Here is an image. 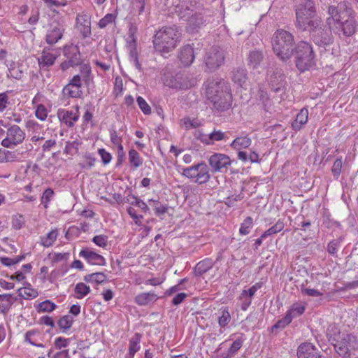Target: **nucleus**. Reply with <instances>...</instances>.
Returning <instances> with one entry per match:
<instances>
[{
	"mask_svg": "<svg viewBox=\"0 0 358 358\" xmlns=\"http://www.w3.org/2000/svg\"><path fill=\"white\" fill-rule=\"evenodd\" d=\"M301 294L304 296H313V297H319L322 296L323 294L317 289L313 288H308L301 287Z\"/></svg>",
	"mask_w": 358,
	"mask_h": 358,
	"instance_id": "obj_62",
	"label": "nucleus"
},
{
	"mask_svg": "<svg viewBox=\"0 0 358 358\" xmlns=\"http://www.w3.org/2000/svg\"><path fill=\"white\" fill-rule=\"evenodd\" d=\"M141 341V335L138 333H136L129 340V352L131 355H135L140 348V343Z\"/></svg>",
	"mask_w": 358,
	"mask_h": 358,
	"instance_id": "obj_39",
	"label": "nucleus"
},
{
	"mask_svg": "<svg viewBox=\"0 0 358 358\" xmlns=\"http://www.w3.org/2000/svg\"><path fill=\"white\" fill-rule=\"evenodd\" d=\"M62 96L65 99L69 98H80L83 96L82 89L66 84L62 89Z\"/></svg>",
	"mask_w": 358,
	"mask_h": 358,
	"instance_id": "obj_27",
	"label": "nucleus"
},
{
	"mask_svg": "<svg viewBox=\"0 0 358 358\" xmlns=\"http://www.w3.org/2000/svg\"><path fill=\"white\" fill-rule=\"evenodd\" d=\"M76 27L84 38L89 37L92 34L90 15L85 12L78 13L76 19Z\"/></svg>",
	"mask_w": 358,
	"mask_h": 358,
	"instance_id": "obj_13",
	"label": "nucleus"
},
{
	"mask_svg": "<svg viewBox=\"0 0 358 358\" xmlns=\"http://www.w3.org/2000/svg\"><path fill=\"white\" fill-rule=\"evenodd\" d=\"M225 134L220 130H213L209 134L210 144H213L215 141H220L224 138Z\"/></svg>",
	"mask_w": 358,
	"mask_h": 358,
	"instance_id": "obj_59",
	"label": "nucleus"
},
{
	"mask_svg": "<svg viewBox=\"0 0 358 358\" xmlns=\"http://www.w3.org/2000/svg\"><path fill=\"white\" fill-rule=\"evenodd\" d=\"M79 256L84 258L90 264L99 266L106 264V259L103 256L89 248L82 250L79 253Z\"/></svg>",
	"mask_w": 358,
	"mask_h": 358,
	"instance_id": "obj_17",
	"label": "nucleus"
},
{
	"mask_svg": "<svg viewBox=\"0 0 358 358\" xmlns=\"http://www.w3.org/2000/svg\"><path fill=\"white\" fill-rule=\"evenodd\" d=\"M213 266V262L210 259H205L202 261H200L196 265L194 268V273L196 275H201L203 273H206L210 268H212Z\"/></svg>",
	"mask_w": 358,
	"mask_h": 358,
	"instance_id": "obj_32",
	"label": "nucleus"
},
{
	"mask_svg": "<svg viewBox=\"0 0 358 358\" xmlns=\"http://www.w3.org/2000/svg\"><path fill=\"white\" fill-rule=\"evenodd\" d=\"M327 336L329 341L334 345V343H337L341 341L342 335L338 327L333 324L328 327Z\"/></svg>",
	"mask_w": 358,
	"mask_h": 358,
	"instance_id": "obj_29",
	"label": "nucleus"
},
{
	"mask_svg": "<svg viewBox=\"0 0 358 358\" xmlns=\"http://www.w3.org/2000/svg\"><path fill=\"white\" fill-rule=\"evenodd\" d=\"M73 320L69 315H64L58 321V325L63 331H65L70 329L72 326Z\"/></svg>",
	"mask_w": 358,
	"mask_h": 358,
	"instance_id": "obj_53",
	"label": "nucleus"
},
{
	"mask_svg": "<svg viewBox=\"0 0 358 358\" xmlns=\"http://www.w3.org/2000/svg\"><path fill=\"white\" fill-rule=\"evenodd\" d=\"M129 61L139 71H142L141 64H140L138 58V52L136 48L132 46L129 50Z\"/></svg>",
	"mask_w": 358,
	"mask_h": 358,
	"instance_id": "obj_47",
	"label": "nucleus"
},
{
	"mask_svg": "<svg viewBox=\"0 0 358 358\" xmlns=\"http://www.w3.org/2000/svg\"><path fill=\"white\" fill-rule=\"evenodd\" d=\"M26 134L18 125L8 124L6 131V137L2 139L1 145L6 148H14L22 144Z\"/></svg>",
	"mask_w": 358,
	"mask_h": 358,
	"instance_id": "obj_8",
	"label": "nucleus"
},
{
	"mask_svg": "<svg viewBox=\"0 0 358 358\" xmlns=\"http://www.w3.org/2000/svg\"><path fill=\"white\" fill-rule=\"evenodd\" d=\"M98 154L100 155L101 158V162L104 165H107L111 162V154L106 151L104 148H99L98 150Z\"/></svg>",
	"mask_w": 358,
	"mask_h": 358,
	"instance_id": "obj_64",
	"label": "nucleus"
},
{
	"mask_svg": "<svg viewBox=\"0 0 358 358\" xmlns=\"http://www.w3.org/2000/svg\"><path fill=\"white\" fill-rule=\"evenodd\" d=\"M84 280L87 282H94L99 285L106 280V276L103 273H94L86 275L84 277Z\"/></svg>",
	"mask_w": 358,
	"mask_h": 358,
	"instance_id": "obj_40",
	"label": "nucleus"
},
{
	"mask_svg": "<svg viewBox=\"0 0 358 358\" xmlns=\"http://www.w3.org/2000/svg\"><path fill=\"white\" fill-rule=\"evenodd\" d=\"M284 227H285V224H284L283 220L280 219L275 222V224L273 226L270 227L268 229L265 231L262 234V238H266L269 236H271V235L275 234L278 232H280L284 229Z\"/></svg>",
	"mask_w": 358,
	"mask_h": 358,
	"instance_id": "obj_41",
	"label": "nucleus"
},
{
	"mask_svg": "<svg viewBox=\"0 0 358 358\" xmlns=\"http://www.w3.org/2000/svg\"><path fill=\"white\" fill-rule=\"evenodd\" d=\"M137 103L145 115H150L151 113V108L146 102V101L141 96H138L136 99Z\"/></svg>",
	"mask_w": 358,
	"mask_h": 358,
	"instance_id": "obj_60",
	"label": "nucleus"
},
{
	"mask_svg": "<svg viewBox=\"0 0 358 358\" xmlns=\"http://www.w3.org/2000/svg\"><path fill=\"white\" fill-rule=\"evenodd\" d=\"M308 119V110L307 108H302L297 114L296 119L292 123V127L296 131L300 130L306 124Z\"/></svg>",
	"mask_w": 358,
	"mask_h": 358,
	"instance_id": "obj_25",
	"label": "nucleus"
},
{
	"mask_svg": "<svg viewBox=\"0 0 358 358\" xmlns=\"http://www.w3.org/2000/svg\"><path fill=\"white\" fill-rule=\"evenodd\" d=\"M180 121L184 127L185 128V129L197 128L201 125L200 121L196 118L191 119L188 117H185L182 118Z\"/></svg>",
	"mask_w": 358,
	"mask_h": 358,
	"instance_id": "obj_49",
	"label": "nucleus"
},
{
	"mask_svg": "<svg viewBox=\"0 0 358 358\" xmlns=\"http://www.w3.org/2000/svg\"><path fill=\"white\" fill-rule=\"evenodd\" d=\"M293 35L283 29L277 30L272 38V47L275 54L282 60H289L294 52Z\"/></svg>",
	"mask_w": 358,
	"mask_h": 358,
	"instance_id": "obj_4",
	"label": "nucleus"
},
{
	"mask_svg": "<svg viewBox=\"0 0 358 358\" xmlns=\"http://www.w3.org/2000/svg\"><path fill=\"white\" fill-rule=\"evenodd\" d=\"M181 34L175 26H166L159 29L153 36V46L156 52L162 56L172 52L178 46Z\"/></svg>",
	"mask_w": 358,
	"mask_h": 358,
	"instance_id": "obj_3",
	"label": "nucleus"
},
{
	"mask_svg": "<svg viewBox=\"0 0 358 358\" xmlns=\"http://www.w3.org/2000/svg\"><path fill=\"white\" fill-rule=\"evenodd\" d=\"M54 196V191L51 188H47L43 193L41 198V204L43 205L45 208H48L50 201Z\"/></svg>",
	"mask_w": 358,
	"mask_h": 358,
	"instance_id": "obj_52",
	"label": "nucleus"
},
{
	"mask_svg": "<svg viewBox=\"0 0 358 358\" xmlns=\"http://www.w3.org/2000/svg\"><path fill=\"white\" fill-rule=\"evenodd\" d=\"M158 297L155 292H144L138 294L135 297L134 301L138 305L143 306L148 305L151 302L156 301Z\"/></svg>",
	"mask_w": 358,
	"mask_h": 358,
	"instance_id": "obj_26",
	"label": "nucleus"
},
{
	"mask_svg": "<svg viewBox=\"0 0 358 358\" xmlns=\"http://www.w3.org/2000/svg\"><path fill=\"white\" fill-rule=\"evenodd\" d=\"M253 227V220L251 217H247L241 224L239 233L241 235H247Z\"/></svg>",
	"mask_w": 358,
	"mask_h": 358,
	"instance_id": "obj_45",
	"label": "nucleus"
},
{
	"mask_svg": "<svg viewBox=\"0 0 358 358\" xmlns=\"http://www.w3.org/2000/svg\"><path fill=\"white\" fill-rule=\"evenodd\" d=\"M292 320L290 318V317L286 313L285 316L282 319L279 320L272 327V330L274 331V329H283L286 326H287L289 324H290Z\"/></svg>",
	"mask_w": 358,
	"mask_h": 358,
	"instance_id": "obj_61",
	"label": "nucleus"
},
{
	"mask_svg": "<svg viewBox=\"0 0 358 358\" xmlns=\"http://www.w3.org/2000/svg\"><path fill=\"white\" fill-rule=\"evenodd\" d=\"M334 348L340 356L350 358L351 353L358 350V339L352 334H343L341 341L334 343Z\"/></svg>",
	"mask_w": 358,
	"mask_h": 358,
	"instance_id": "obj_9",
	"label": "nucleus"
},
{
	"mask_svg": "<svg viewBox=\"0 0 358 358\" xmlns=\"http://www.w3.org/2000/svg\"><path fill=\"white\" fill-rule=\"evenodd\" d=\"M178 57L184 66H189L194 60L193 48L189 45L182 47Z\"/></svg>",
	"mask_w": 358,
	"mask_h": 358,
	"instance_id": "obj_23",
	"label": "nucleus"
},
{
	"mask_svg": "<svg viewBox=\"0 0 358 358\" xmlns=\"http://www.w3.org/2000/svg\"><path fill=\"white\" fill-rule=\"evenodd\" d=\"M342 167H343L342 158L338 157L334 161L333 166L331 167V173H332L333 176L335 180L338 179L340 174L342 171Z\"/></svg>",
	"mask_w": 358,
	"mask_h": 358,
	"instance_id": "obj_50",
	"label": "nucleus"
},
{
	"mask_svg": "<svg viewBox=\"0 0 358 358\" xmlns=\"http://www.w3.org/2000/svg\"><path fill=\"white\" fill-rule=\"evenodd\" d=\"M224 61V52L219 47H211L206 52L204 62L210 71H215L222 66Z\"/></svg>",
	"mask_w": 358,
	"mask_h": 358,
	"instance_id": "obj_12",
	"label": "nucleus"
},
{
	"mask_svg": "<svg viewBox=\"0 0 358 358\" xmlns=\"http://www.w3.org/2000/svg\"><path fill=\"white\" fill-rule=\"evenodd\" d=\"M90 291L91 289L89 286H87L83 282H78L76 285L74 289V297L78 299H81L84 298L85 296H87L90 292Z\"/></svg>",
	"mask_w": 358,
	"mask_h": 358,
	"instance_id": "obj_37",
	"label": "nucleus"
},
{
	"mask_svg": "<svg viewBox=\"0 0 358 358\" xmlns=\"http://www.w3.org/2000/svg\"><path fill=\"white\" fill-rule=\"evenodd\" d=\"M245 338L242 334L238 336L231 344L230 348L228 349L227 352V355L224 358H231L234 357L237 352L241 348L243 342L245 341Z\"/></svg>",
	"mask_w": 358,
	"mask_h": 358,
	"instance_id": "obj_34",
	"label": "nucleus"
},
{
	"mask_svg": "<svg viewBox=\"0 0 358 358\" xmlns=\"http://www.w3.org/2000/svg\"><path fill=\"white\" fill-rule=\"evenodd\" d=\"M306 310V303L301 301L293 303L287 314L292 320L301 315Z\"/></svg>",
	"mask_w": 358,
	"mask_h": 358,
	"instance_id": "obj_33",
	"label": "nucleus"
},
{
	"mask_svg": "<svg viewBox=\"0 0 358 358\" xmlns=\"http://www.w3.org/2000/svg\"><path fill=\"white\" fill-rule=\"evenodd\" d=\"M164 83L166 86L176 90H187L195 85V80L189 79L187 76L178 73L176 75L165 74Z\"/></svg>",
	"mask_w": 358,
	"mask_h": 358,
	"instance_id": "obj_10",
	"label": "nucleus"
},
{
	"mask_svg": "<svg viewBox=\"0 0 358 358\" xmlns=\"http://www.w3.org/2000/svg\"><path fill=\"white\" fill-rule=\"evenodd\" d=\"M5 64L8 68L6 73L8 78L21 80L24 76V69L22 64L13 61L6 62Z\"/></svg>",
	"mask_w": 358,
	"mask_h": 358,
	"instance_id": "obj_18",
	"label": "nucleus"
},
{
	"mask_svg": "<svg viewBox=\"0 0 358 358\" xmlns=\"http://www.w3.org/2000/svg\"><path fill=\"white\" fill-rule=\"evenodd\" d=\"M131 198L134 199V201H130L129 198L127 199V201L130 202L131 205L136 206L138 208H140L142 210H143L145 213H147L149 211V208L148 205L141 199H138V197L131 195Z\"/></svg>",
	"mask_w": 358,
	"mask_h": 358,
	"instance_id": "obj_58",
	"label": "nucleus"
},
{
	"mask_svg": "<svg viewBox=\"0 0 358 358\" xmlns=\"http://www.w3.org/2000/svg\"><path fill=\"white\" fill-rule=\"evenodd\" d=\"M206 94L213 108L219 111L227 110L231 106L232 95L229 87L222 79L213 78L208 80Z\"/></svg>",
	"mask_w": 358,
	"mask_h": 358,
	"instance_id": "obj_2",
	"label": "nucleus"
},
{
	"mask_svg": "<svg viewBox=\"0 0 358 358\" xmlns=\"http://www.w3.org/2000/svg\"><path fill=\"white\" fill-rule=\"evenodd\" d=\"M233 81L240 87H243L247 81L246 70L243 68H237L232 72Z\"/></svg>",
	"mask_w": 358,
	"mask_h": 358,
	"instance_id": "obj_31",
	"label": "nucleus"
},
{
	"mask_svg": "<svg viewBox=\"0 0 358 358\" xmlns=\"http://www.w3.org/2000/svg\"><path fill=\"white\" fill-rule=\"evenodd\" d=\"M48 114V110L44 105L38 104L36 106V109L35 110V115L38 120L44 121L47 118Z\"/></svg>",
	"mask_w": 358,
	"mask_h": 358,
	"instance_id": "obj_57",
	"label": "nucleus"
},
{
	"mask_svg": "<svg viewBox=\"0 0 358 358\" xmlns=\"http://www.w3.org/2000/svg\"><path fill=\"white\" fill-rule=\"evenodd\" d=\"M57 307V305L50 300H45L38 303L37 306L38 313H50Z\"/></svg>",
	"mask_w": 358,
	"mask_h": 358,
	"instance_id": "obj_44",
	"label": "nucleus"
},
{
	"mask_svg": "<svg viewBox=\"0 0 358 358\" xmlns=\"http://www.w3.org/2000/svg\"><path fill=\"white\" fill-rule=\"evenodd\" d=\"M182 175L198 185L206 184L210 179L209 167L204 162L184 168Z\"/></svg>",
	"mask_w": 358,
	"mask_h": 358,
	"instance_id": "obj_7",
	"label": "nucleus"
},
{
	"mask_svg": "<svg viewBox=\"0 0 358 358\" xmlns=\"http://www.w3.org/2000/svg\"><path fill=\"white\" fill-rule=\"evenodd\" d=\"M149 202H152L155 204V213L157 216H160L164 215L167 211V207L164 205L159 204V202L157 200L150 199Z\"/></svg>",
	"mask_w": 358,
	"mask_h": 358,
	"instance_id": "obj_63",
	"label": "nucleus"
},
{
	"mask_svg": "<svg viewBox=\"0 0 358 358\" xmlns=\"http://www.w3.org/2000/svg\"><path fill=\"white\" fill-rule=\"evenodd\" d=\"M96 159L90 154H86L83 156V162L80 164V166L83 169H90L95 164Z\"/></svg>",
	"mask_w": 358,
	"mask_h": 358,
	"instance_id": "obj_56",
	"label": "nucleus"
},
{
	"mask_svg": "<svg viewBox=\"0 0 358 358\" xmlns=\"http://www.w3.org/2000/svg\"><path fill=\"white\" fill-rule=\"evenodd\" d=\"M59 54L53 52V50L49 48H44L42 50L41 55L38 57V64L41 69H48L52 66Z\"/></svg>",
	"mask_w": 358,
	"mask_h": 358,
	"instance_id": "obj_16",
	"label": "nucleus"
},
{
	"mask_svg": "<svg viewBox=\"0 0 358 358\" xmlns=\"http://www.w3.org/2000/svg\"><path fill=\"white\" fill-rule=\"evenodd\" d=\"M298 358H322L318 349L311 343H301L297 349Z\"/></svg>",
	"mask_w": 358,
	"mask_h": 358,
	"instance_id": "obj_15",
	"label": "nucleus"
},
{
	"mask_svg": "<svg viewBox=\"0 0 358 358\" xmlns=\"http://www.w3.org/2000/svg\"><path fill=\"white\" fill-rule=\"evenodd\" d=\"M24 258H25L24 255H19V256H16L13 258L2 257L0 258V262L6 266H13L14 264L19 263L20 262L24 259Z\"/></svg>",
	"mask_w": 358,
	"mask_h": 358,
	"instance_id": "obj_48",
	"label": "nucleus"
},
{
	"mask_svg": "<svg viewBox=\"0 0 358 358\" xmlns=\"http://www.w3.org/2000/svg\"><path fill=\"white\" fill-rule=\"evenodd\" d=\"M27 128L33 135H39L43 131V126L34 120H29L27 122Z\"/></svg>",
	"mask_w": 358,
	"mask_h": 358,
	"instance_id": "obj_51",
	"label": "nucleus"
},
{
	"mask_svg": "<svg viewBox=\"0 0 358 358\" xmlns=\"http://www.w3.org/2000/svg\"><path fill=\"white\" fill-rule=\"evenodd\" d=\"M64 57L71 60L73 64L79 65L81 63L79 48L73 44L66 45L64 47Z\"/></svg>",
	"mask_w": 358,
	"mask_h": 358,
	"instance_id": "obj_20",
	"label": "nucleus"
},
{
	"mask_svg": "<svg viewBox=\"0 0 358 358\" xmlns=\"http://www.w3.org/2000/svg\"><path fill=\"white\" fill-rule=\"evenodd\" d=\"M315 54L312 45L306 41H300L295 48L296 66L303 72L313 64Z\"/></svg>",
	"mask_w": 358,
	"mask_h": 358,
	"instance_id": "obj_6",
	"label": "nucleus"
},
{
	"mask_svg": "<svg viewBox=\"0 0 358 358\" xmlns=\"http://www.w3.org/2000/svg\"><path fill=\"white\" fill-rule=\"evenodd\" d=\"M64 28L60 24L51 27L47 31L45 41L48 44H55L62 38Z\"/></svg>",
	"mask_w": 358,
	"mask_h": 358,
	"instance_id": "obj_19",
	"label": "nucleus"
},
{
	"mask_svg": "<svg viewBox=\"0 0 358 358\" xmlns=\"http://www.w3.org/2000/svg\"><path fill=\"white\" fill-rule=\"evenodd\" d=\"M263 59V55L261 52L251 51L248 56V64L253 69L257 67Z\"/></svg>",
	"mask_w": 358,
	"mask_h": 358,
	"instance_id": "obj_42",
	"label": "nucleus"
},
{
	"mask_svg": "<svg viewBox=\"0 0 358 358\" xmlns=\"http://www.w3.org/2000/svg\"><path fill=\"white\" fill-rule=\"evenodd\" d=\"M90 69L86 68L85 71H81L80 74H77L73 76V78L69 81L68 84L82 89L83 81L88 83L90 79Z\"/></svg>",
	"mask_w": 358,
	"mask_h": 358,
	"instance_id": "obj_24",
	"label": "nucleus"
},
{
	"mask_svg": "<svg viewBox=\"0 0 358 358\" xmlns=\"http://www.w3.org/2000/svg\"><path fill=\"white\" fill-rule=\"evenodd\" d=\"M128 159L131 166L134 169H137L143 165V159L140 156L139 153L134 149L129 151Z\"/></svg>",
	"mask_w": 358,
	"mask_h": 358,
	"instance_id": "obj_36",
	"label": "nucleus"
},
{
	"mask_svg": "<svg viewBox=\"0 0 358 358\" xmlns=\"http://www.w3.org/2000/svg\"><path fill=\"white\" fill-rule=\"evenodd\" d=\"M285 76L277 71L271 76L268 83L271 89L274 92H278L284 89L285 85Z\"/></svg>",
	"mask_w": 358,
	"mask_h": 358,
	"instance_id": "obj_22",
	"label": "nucleus"
},
{
	"mask_svg": "<svg viewBox=\"0 0 358 358\" xmlns=\"http://www.w3.org/2000/svg\"><path fill=\"white\" fill-rule=\"evenodd\" d=\"M0 313L6 315L10 310L11 306L13 303L14 299L11 294H0Z\"/></svg>",
	"mask_w": 358,
	"mask_h": 358,
	"instance_id": "obj_30",
	"label": "nucleus"
},
{
	"mask_svg": "<svg viewBox=\"0 0 358 358\" xmlns=\"http://www.w3.org/2000/svg\"><path fill=\"white\" fill-rule=\"evenodd\" d=\"M57 115L60 121L64 123L66 126L71 127L74 123L78 120V112L69 111L66 110H58Z\"/></svg>",
	"mask_w": 358,
	"mask_h": 358,
	"instance_id": "obj_21",
	"label": "nucleus"
},
{
	"mask_svg": "<svg viewBox=\"0 0 358 358\" xmlns=\"http://www.w3.org/2000/svg\"><path fill=\"white\" fill-rule=\"evenodd\" d=\"M208 163L212 173H226L232 160L226 154L214 152L208 157Z\"/></svg>",
	"mask_w": 358,
	"mask_h": 358,
	"instance_id": "obj_11",
	"label": "nucleus"
},
{
	"mask_svg": "<svg viewBox=\"0 0 358 358\" xmlns=\"http://www.w3.org/2000/svg\"><path fill=\"white\" fill-rule=\"evenodd\" d=\"M252 140L248 136L236 137L230 144V146L236 150L246 149L250 146Z\"/></svg>",
	"mask_w": 358,
	"mask_h": 358,
	"instance_id": "obj_28",
	"label": "nucleus"
},
{
	"mask_svg": "<svg viewBox=\"0 0 358 358\" xmlns=\"http://www.w3.org/2000/svg\"><path fill=\"white\" fill-rule=\"evenodd\" d=\"M57 231L56 229L48 232L45 236L41 238V243L44 247L48 248L53 245L57 238Z\"/></svg>",
	"mask_w": 358,
	"mask_h": 358,
	"instance_id": "obj_38",
	"label": "nucleus"
},
{
	"mask_svg": "<svg viewBox=\"0 0 358 358\" xmlns=\"http://www.w3.org/2000/svg\"><path fill=\"white\" fill-rule=\"evenodd\" d=\"M19 295L25 299H34L38 296V292L36 289L31 287L30 285L27 287H24L18 289Z\"/></svg>",
	"mask_w": 358,
	"mask_h": 358,
	"instance_id": "obj_43",
	"label": "nucleus"
},
{
	"mask_svg": "<svg viewBox=\"0 0 358 358\" xmlns=\"http://www.w3.org/2000/svg\"><path fill=\"white\" fill-rule=\"evenodd\" d=\"M263 285L262 282H257L248 289H243L241 292L239 299L241 301V309L243 310H246L249 308L255 293L263 287Z\"/></svg>",
	"mask_w": 358,
	"mask_h": 358,
	"instance_id": "obj_14",
	"label": "nucleus"
},
{
	"mask_svg": "<svg viewBox=\"0 0 358 358\" xmlns=\"http://www.w3.org/2000/svg\"><path fill=\"white\" fill-rule=\"evenodd\" d=\"M329 16L325 20V27L321 22L317 26L310 27L308 31L315 43L320 46H327L333 42L332 31L343 34L345 36L353 35L357 29L356 13L346 2H341L337 6L327 7Z\"/></svg>",
	"mask_w": 358,
	"mask_h": 358,
	"instance_id": "obj_1",
	"label": "nucleus"
},
{
	"mask_svg": "<svg viewBox=\"0 0 358 358\" xmlns=\"http://www.w3.org/2000/svg\"><path fill=\"white\" fill-rule=\"evenodd\" d=\"M25 220L22 215L16 214L12 217V227L15 230L20 229L24 224Z\"/></svg>",
	"mask_w": 358,
	"mask_h": 358,
	"instance_id": "obj_54",
	"label": "nucleus"
},
{
	"mask_svg": "<svg viewBox=\"0 0 358 358\" xmlns=\"http://www.w3.org/2000/svg\"><path fill=\"white\" fill-rule=\"evenodd\" d=\"M39 335L40 333L36 329L29 330L24 334V342L28 343L33 346L43 348L44 345L42 343H37V337Z\"/></svg>",
	"mask_w": 358,
	"mask_h": 358,
	"instance_id": "obj_35",
	"label": "nucleus"
},
{
	"mask_svg": "<svg viewBox=\"0 0 358 358\" xmlns=\"http://www.w3.org/2000/svg\"><path fill=\"white\" fill-rule=\"evenodd\" d=\"M316 13L315 4L312 0H304L296 9V26L305 31L310 27H315L321 22L320 19H314Z\"/></svg>",
	"mask_w": 358,
	"mask_h": 358,
	"instance_id": "obj_5",
	"label": "nucleus"
},
{
	"mask_svg": "<svg viewBox=\"0 0 358 358\" xmlns=\"http://www.w3.org/2000/svg\"><path fill=\"white\" fill-rule=\"evenodd\" d=\"M231 315L227 308L222 309L221 315L218 317V324L220 327L224 328L231 322Z\"/></svg>",
	"mask_w": 358,
	"mask_h": 358,
	"instance_id": "obj_46",
	"label": "nucleus"
},
{
	"mask_svg": "<svg viewBox=\"0 0 358 358\" xmlns=\"http://www.w3.org/2000/svg\"><path fill=\"white\" fill-rule=\"evenodd\" d=\"M15 155L13 152L0 149V163H6L14 161Z\"/></svg>",
	"mask_w": 358,
	"mask_h": 358,
	"instance_id": "obj_55",
	"label": "nucleus"
}]
</instances>
